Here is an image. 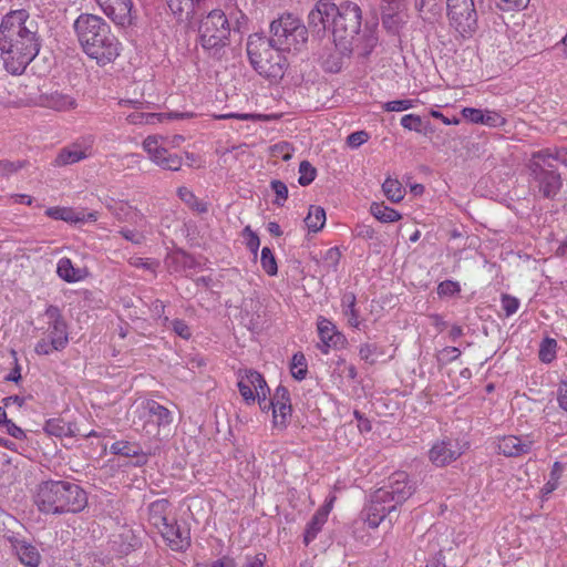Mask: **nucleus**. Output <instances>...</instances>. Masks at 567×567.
<instances>
[{"mask_svg": "<svg viewBox=\"0 0 567 567\" xmlns=\"http://www.w3.org/2000/svg\"><path fill=\"white\" fill-rule=\"evenodd\" d=\"M290 372L291 375L298 381H301L306 378L308 368L306 357L302 352H297L292 355L290 362Z\"/></svg>", "mask_w": 567, "mask_h": 567, "instance_id": "41", "label": "nucleus"}, {"mask_svg": "<svg viewBox=\"0 0 567 567\" xmlns=\"http://www.w3.org/2000/svg\"><path fill=\"white\" fill-rule=\"evenodd\" d=\"M258 42L254 50L250 49V65L259 75L269 81H277L285 74L287 59L270 39L264 37V32L250 34V47Z\"/></svg>", "mask_w": 567, "mask_h": 567, "instance_id": "6", "label": "nucleus"}, {"mask_svg": "<svg viewBox=\"0 0 567 567\" xmlns=\"http://www.w3.org/2000/svg\"><path fill=\"white\" fill-rule=\"evenodd\" d=\"M198 31L203 48L210 50L227 43L230 29L225 13L213 10L202 19Z\"/></svg>", "mask_w": 567, "mask_h": 567, "instance_id": "10", "label": "nucleus"}, {"mask_svg": "<svg viewBox=\"0 0 567 567\" xmlns=\"http://www.w3.org/2000/svg\"><path fill=\"white\" fill-rule=\"evenodd\" d=\"M270 40L281 50L300 51L308 41V29L292 13H284L269 24Z\"/></svg>", "mask_w": 567, "mask_h": 567, "instance_id": "7", "label": "nucleus"}, {"mask_svg": "<svg viewBox=\"0 0 567 567\" xmlns=\"http://www.w3.org/2000/svg\"><path fill=\"white\" fill-rule=\"evenodd\" d=\"M43 431L50 436L69 437L75 434V424L61 417H54L45 422Z\"/></svg>", "mask_w": 567, "mask_h": 567, "instance_id": "30", "label": "nucleus"}, {"mask_svg": "<svg viewBox=\"0 0 567 567\" xmlns=\"http://www.w3.org/2000/svg\"><path fill=\"white\" fill-rule=\"evenodd\" d=\"M73 27L83 51L99 64L111 63L120 55L121 42L103 18L82 13Z\"/></svg>", "mask_w": 567, "mask_h": 567, "instance_id": "2", "label": "nucleus"}, {"mask_svg": "<svg viewBox=\"0 0 567 567\" xmlns=\"http://www.w3.org/2000/svg\"><path fill=\"white\" fill-rule=\"evenodd\" d=\"M529 0H499L497 7L503 11L520 10L528 4Z\"/></svg>", "mask_w": 567, "mask_h": 567, "instance_id": "60", "label": "nucleus"}, {"mask_svg": "<svg viewBox=\"0 0 567 567\" xmlns=\"http://www.w3.org/2000/svg\"><path fill=\"white\" fill-rule=\"evenodd\" d=\"M557 341L553 338L546 337L538 351L539 360L544 363H550L556 358Z\"/></svg>", "mask_w": 567, "mask_h": 567, "instance_id": "43", "label": "nucleus"}, {"mask_svg": "<svg viewBox=\"0 0 567 567\" xmlns=\"http://www.w3.org/2000/svg\"><path fill=\"white\" fill-rule=\"evenodd\" d=\"M45 215L55 220H63L71 224H83L86 221H95L97 219V213L91 212L85 214L84 212H78L70 207H50L45 210Z\"/></svg>", "mask_w": 567, "mask_h": 567, "instance_id": "22", "label": "nucleus"}, {"mask_svg": "<svg viewBox=\"0 0 567 567\" xmlns=\"http://www.w3.org/2000/svg\"><path fill=\"white\" fill-rule=\"evenodd\" d=\"M332 6L330 0H319L315 8L308 14V27L310 31L318 38H322L326 34V27L322 24V17L332 14Z\"/></svg>", "mask_w": 567, "mask_h": 567, "instance_id": "25", "label": "nucleus"}, {"mask_svg": "<svg viewBox=\"0 0 567 567\" xmlns=\"http://www.w3.org/2000/svg\"><path fill=\"white\" fill-rule=\"evenodd\" d=\"M35 103L41 107L54 111H68L75 106L74 97L58 90L41 93Z\"/></svg>", "mask_w": 567, "mask_h": 567, "instance_id": "24", "label": "nucleus"}, {"mask_svg": "<svg viewBox=\"0 0 567 567\" xmlns=\"http://www.w3.org/2000/svg\"><path fill=\"white\" fill-rule=\"evenodd\" d=\"M169 505L165 498L156 499L148 505V520L158 532L168 524Z\"/></svg>", "mask_w": 567, "mask_h": 567, "instance_id": "27", "label": "nucleus"}, {"mask_svg": "<svg viewBox=\"0 0 567 567\" xmlns=\"http://www.w3.org/2000/svg\"><path fill=\"white\" fill-rule=\"evenodd\" d=\"M323 68L330 73H338L342 68V61L339 56L330 55L323 61Z\"/></svg>", "mask_w": 567, "mask_h": 567, "instance_id": "63", "label": "nucleus"}, {"mask_svg": "<svg viewBox=\"0 0 567 567\" xmlns=\"http://www.w3.org/2000/svg\"><path fill=\"white\" fill-rule=\"evenodd\" d=\"M362 11L361 8L352 1H342L339 4V14L332 29L333 42L340 54L349 56L354 49H359L364 41V54L377 44L378 39L370 33L360 35Z\"/></svg>", "mask_w": 567, "mask_h": 567, "instance_id": "5", "label": "nucleus"}, {"mask_svg": "<svg viewBox=\"0 0 567 567\" xmlns=\"http://www.w3.org/2000/svg\"><path fill=\"white\" fill-rule=\"evenodd\" d=\"M270 187L274 190V193L276 194V198L272 200V204L278 207L284 206L285 202L288 198L287 185L279 179H274L270 182Z\"/></svg>", "mask_w": 567, "mask_h": 567, "instance_id": "48", "label": "nucleus"}, {"mask_svg": "<svg viewBox=\"0 0 567 567\" xmlns=\"http://www.w3.org/2000/svg\"><path fill=\"white\" fill-rule=\"evenodd\" d=\"M102 11L117 25L127 27L133 21L132 0H102L99 3Z\"/></svg>", "mask_w": 567, "mask_h": 567, "instance_id": "13", "label": "nucleus"}, {"mask_svg": "<svg viewBox=\"0 0 567 567\" xmlns=\"http://www.w3.org/2000/svg\"><path fill=\"white\" fill-rule=\"evenodd\" d=\"M457 444L451 440H442L435 443L429 452V457L436 466H445L461 456Z\"/></svg>", "mask_w": 567, "mask_h": 567, "instance_id": "19", "label": "nucleus"}, {"mask_svg": "<svg viewBox=\"0 0 567 567\" xmlns=\"http://www.w3.org/2000/svg\"><path fill=\"white\" fill-rule=\"evenodd\" d=\"M461 291L460 284L453 280H444L437 286L440 297H452Z\"/></svg>", "mask_w": 567, "mask_h": 567, "instance_id": "52", "label": "nucleus"}, {"mask_svg": "<svg viewBox=\"0 0 567 567\" xmlns=\"http://www.w3.org/2000/svg\"><path fill=\"white\" fill-rule=\"evenodd\" d=\"M172 550L184 551L190 546L189 530L178 524H167L159 530Z\"/></svg>", "mask_w": 567, "mask_h": 567, "instance_id": "20", "label": "nucleus"}, {"mask_svg": "<svg viewBox=\"0 0 567 567\" xmlns=\"http://www.w3.org/2000/svg\"><path fill=\"white\" fill-rule=\"evenodd\" d=\"M179 198L187 204L190 208L198 213H206L208 210L207 204L203 200H199L194 193L187 187H179L177 190Z\"/></svg>", "mask_w": 567, "mask_h": 567, "instance_id": "38", "label": "nucleus"}, {"mask_svg": "<svg viewBox=\"0 0 567 567\" xmlns=\"http://www.w3.org/2000/svg\"><path fill=\"white\" fill-rule=\"evenodd\" d=\"M416 7L420 11L436 13L442 9V0H419Z\"/></svg>", "mask_w": 567, "mask_h": 567, "instance_id": "59", "label": "nucleus"}, {"mask_svg": "<svg viewBox=\"0 0 567 567\" xmlns=\"http://www.w3.org/2000/svg\"><path fill=\"white\" fill-rule=\"evenodd\" d=\"M28 165L27 161H16L11 162L8 159L0 161V177H9L10 175L17 173L19 169L25 167Z\"/></svg>", "mask_w": 567, "mask_h": 567, "instance_id": "49", "label": "nucleus"}, {"mask_svg": "<svg viewBox=\"0 0 567 567\" xmlns=\"http://www.w3.org/2000/svg\"><path fill=\"white\" fill-rule=\"evenodd\" d=\"M505 118L495 111H484L483 124L491 127H498L505 124Z\"/></svg>", "mask_w": 567, "mask_h": 567, "instance_id": "56", "label": "nucleus"}, {"mask_svg": "<svg viewBox=\"0 0 567 567\" xmlns=\"http://www.w3.org/2000/svg\"><path fill=\"white\" fill-rule=\"evenodd\" d=\"M305 223L310 231H319L324 226L326 223L324 209L320 206L311 205L309 207L308 215L305 218Z\"/></svg>", "mask_w": 567, "mask_h": 567, "instance_id": "35", "label": "nucleus"}, {"mask_svg": "<svg viewBox=\"0 0 567 567\" xmlns=\"http://www.w3.org/2000/svg\"><path fill=\"white\" fill-rule=\"evenodd\" d=\"M34 503L43 514L79 513L87 505L86 493L75 483L45 481L38 485Z\"/></svg>", "mask_w": 567, "mask_h": 567, "instance_id": "4", "label": "nucleus"}, {"mask_svg": "<svg viewBox=\"0 0 567 567\" xmlns=\"http://www.w3.org/2000/svg\"><path fill=\"white\" fill-rule=\"evenodd\" d=\"M393 511H395V505H391L386 501L377 499L374 492L370 504L364 509V520L369 527L377 528L381 522Z\"/></svg>", "mask_w": 567, "mask_h": 567, "instance_id": "23", "label": "nucleus"}, {"mask_svg": "<svg viewBox=\"0 0 567 567\" xmlns=\"http://www.w3.org/2000/svg\"><path fill=\"white\" fill-rule=\"evenodd\" d=\"M166 138L161 135H150L143 142V148L150 159L162 169L178 171L183 161L177 154L171 153L165 146Z\"/></svg>", "mask_w": 567, "mask_h": 567, "instance_id": "12", "label": "nucleus"}, {"mask_svg": "<svg viewBox=\"0 0 567 567\" xmlns=\"http://www.w3.org/2000/svg\"><path fill=\"white\" fill-rule=\"evenodd\" d=\"M107 209L111 214L120 221H128L132 220V217H138L141 220L143 219L142 214L138 212H134L132 206H130L125 202H116L111 199L110 203L106 204Z\"/></svg>", "mask_w": 567, "mask_h": 567, "instance_id": "31", "label": "nucleus"}, {"mask_svg": "<svg viewBox=\"0 0 567 567\" xmlns=\"http://www.w3.org/2000/svg\"><path fill=\"white\" fill-rule=\"evenodd\" d=\"M559 164L567 167V148H545L533 153L527 165L530 188L544 198L554 199L563 186Z\"/></svg>", "mask_w": 567, "mask_h": 567, "instance_id": "3", "label": "nucleus"}, {"mask_svg": "<svg viewBox=\"0 0 567 567\" xmlns=\"http://www.w3.org/2000/svg\"><path fill=\"white\" fill-rule=\"evenodd\" d=\"M85 153L81 150L63 148L54 159L56 166H64L76 163L85 157Z\"/></svg>", "mask_w": 567, "mask_h": 567, "instance_id": "42", "label": "nucleus"}, {"mask_svg": "<svg viewBox=\"0 0 567 567\" xmlns=\"http://www.w3.org/2000/svg\"><path fill=\"white\" fill-rule=\"evenodd\" d=\"M128 262L132 267L143 268L152 274H156V270L159 267V261L151 258L132 257Z\"/></svg>", "mask_w": 567, "mask_h": 567, "instance_id": "50", "label": "nucleus"}, {"mask_svg": "<svg viewBox=\"0 0 567 567\" xmlns=\"http://www.w3.org/2000/svg\"><path fill=\"white\" fill-rule=\"evenodd\" d=\"M557 401L559 406L567 412V381H563L557 390Z\"/></svg>", "mask_w": 567, "mask_h": 567, "instance_id": "64", "label": "nucleus"}, {"mask_svg": "<svg viewBox=\"0 0 567 567\" xmlns=\"http://www.w3.org/2000/svg\"><path fill=\"white\" fill-rule=\"evenodd\" d=\"M450 24L464 39L471 38L477 30V11L474 0H446Z\"/></svg>", "mask_w": 567, "mask_h": 567, "instance_id": "9", "label": "nucleus"}, {"mask_svg": "<svg viewBox=\"0 0 567 567\" xmlns=\"http://www.w3.org/2000/svg\"><path fill=\"white\" fill-rule=\"evenodd\" d=\"M382 189L386 198L393 203H399L404 198L405 189L402 184L395 179L388 177L382 184Z\"/></svg>", "mask_w": 567, "mask_h": 567, "instance_id": "37", "label": "nucleus"}, {"mask_svg": "<svg viewBox=\"0 0 567 567\" xmlns=\"http://www.w3.org/2000/svg\"><path fill=\"white\" fill-rule=\"evenodd\" d=\"M12 547L20 560L27 567H38L41 560V555L37 547L24 539H16Z\"/></svg>", "mask_w": 567, "mask_h": 567, "instance_id": "26", "label": "nucleus"}, {"mask_svg": "<svg viewBox=\"0 0 567 567\" xmlns=\"http://www.w3.org/2000/svg\"><path fill=\"white\" fill-rule=\"evenodd\" d=\"M144 409L150 421L156 423L157 426L169 425L173 421L172 412L154 400L147 401Z\"/></svg>", "mask_w": 567, "mask_h": 567, "instance_id": "29", "label": "nucleus"}, {"mask_svg": "<svg viewBox=\"0 0 567 567\" xmlns=\"http://www.w3.org/2000/svg\"><path fill=\"white\" fill-rule=\"evenodd\" d=\"M340 258H341V252H340L339 248L332 247L326 251L323 260H324V264L327 265V267H329L330 269L336 271L338 268Z\"/></svg>", "mask_w": 567, "mask_h": 567, "instance_id": "55", "label": "nucleus"}, {"mask_svg": "<svg viewBox=\"0 0 567 567\" xmlns=\"http://www.w3.org/2000/svg\"><path fill=\"white\" fill-rule=\"evenodd\" d=\"M462 115L465 120L474 124H483L484 111L474 107H464Z\"/></svg>", "mask_w": 567, "mask_h": 567, "instance_id": "57", "label": "nucleus"}, {"mask_svg": "<svg viewBox=\"0 0 567 567\" xmlns=\"http://www.w3.org/2000/svg\"><path fill=\"white\" fill-rule=\"evenodd\" d=\"M370 212L381 223H393L402 218L398 210L384 205V203H372Z\"/></svg>", "mask_w": 567, "mask_h": 567, "instance_id": "33", "label": "nucleus"}, {"mask_svg": "<svg viewBox=\"0 0 567 567\" xmlns=\"http://www.w3.org/2000/svg\"><path fill=\"white\" fill-rule=\"evenodd\" d=\"M41 49L39 25L24 9L8 12L0 23V51L6 70L22 74Z\"/></svg>", "mask_w": 567, "mask_h": 567, "instance_id": "1", "label": "nucleus"}, {"mask_svg": "<svg viewBox=\"0 0 567 567\" xmlns=\"http://www.w3.org/2000/svg\"><path fill=\"white\" fill-rule=\"evenodd\" d=\"M121 236L126 239L127 241L134 244V245H142L145 241V236L142 231H138L136 229H130V228H122L120 231Z\"/></svg>", "mask_w": 567, "mask_h": 567, "instance_id": "54", "label": "nucleus"}, {"mask_svg": "<svg viewBox=\"0 0 567 567\" xmlns=\"http://www.w3.org/2000/svg\"><path fill=\"white\" fill-rule=\"evenodd\" d=\"M250 385L254 386V391L250 389V401L257 400L261 411L272 410L275 396L268 398L270 389L259 372L250 370Z\"/></svg>", "mask_w": 567, "mask_h": 567, "instance_id": "18", "label": "nucleus"}, {"mask_svg": "<svg viewBox=\"0 0 567 567\" xmlns=\"http://www.w3.org/2000/svg\"><path fill=\"white\" fill-rule=\"evenodd\" d=\"M111 547L120 555H127L141 547V537L134 529L127 526L121 527L118 533L111 538Z\"/></svg>", "mask_w": 567, "mask_h": 567, "instance_id": "17", "label": "nucleus"}, {"mask_svg": "<svg viewBox=\"0 0 567 567\" xmlns=\"http://www.w3.org/2000/svg\"><path fill=\"white\" fill-rule=\"evenodd\" d=\"M333 501L334 497H331L323 505H321L308 522L303 533V543L306 546L316 539L317 535L321 532L332 509Z\"/></svg>", "mask_w": 567, "mask_h": 567, "instance_id": "21", "label": "nucleus"}, {"mask_svg": "<svg viewBox=\"0 0 567 567\" xmlns=\"http://www.w3.org/2000/svg\"><path fill=\"white\" fill-rule=\"evenodd\" d=\"M563 473V465L559 462H555L550 472L548 482L543 486L542 493L548 495L558 487V482Z\"/></svg>", "mask_w": 567, "mask_h": 567, "instance_id": "46", "label": "nucleus"}, {"mask_svg": "<svg viewBox=\"0 0 567 567\" xmlns=\"http://www.w3.org/2000/svg\"><path fill=\"white\" fill-rule=\"evenodd\" d=\"M317 176V169L308 162L302 161L299 164V184L301 186H308L311 184Z\"/></svg>", "mask_w": 567, "mask_h": 567, "instance_id": "47", "label": "nucleus"}, {"mask_svg": "<svg viewBox=\"0 0 567 567\" xmlns=\"http://www.w3.org/2000/svg\"><path fill=\"white\" fill-rule=\"evenodd\" d=\"M342 307H343V313L346 317H348V322L350 326L354 328H359L360 321L359 319V312L355 309V295L353 292H347L342 297Z\"/></svg>", "mask_w": 567, "mask_h": 567, "instance_id": "36", "label": "nucleus"}, {"mask_svg": "<svg viewBox=\"0 0 567 567\" xmlns=\"http://www.w3.org/2000/svg\"><path fill=\"white\" fill-rule=\"evenodd\" d=\"M44 317L48 318V337L38 341L34 351L40 355H49L62 351L69 343L68 326L59 307L50 305Z\"/></svg>", "mask_w": 567, "mask_h": 567, "instance_id": "8", "label": "nucleus"}, {"mask_svg": "<svg viewBox=\"0 0 567 567\" xmlns=\"http://www.w3.org/2000/svg\"><path fill=\"white\" fill-rule=\"evenodd\" d=\"M260 265L264 271L268 276H276L278 272V266L276 257L269 247H264L260 255Z\"/></svg>", "mask_w": 567, "mask_h": 567, "instance_id": "45", "label": "nucleus"}, {"mask_svg": "<svg viewBox=\"0 0 567 567\" xmlns=\"http://www.w3.org/2000/svg\"><path fill=\"white\" fill-rule=\"evenodd\" d=\"M413 107V101L412 100H395L386 102L383 105V110L386 112H401L406 111Z\"/></svg>", "mask_w": 567, "mask_h": 567, "instance_id": "53", "label": "nucleus"}, {"mask_svg": "<svg viewBox=\"0 0 567 567\" xmlns=\"http://www.w3.org/2000/svg\"><path fill=\"white\" fill-rule=\"evenodd\" d=\"M501 303L506 317H511L519 308V300L508 293H503L501 296Z\"/></svg>", "mask_w": 567, "mask_h": 567, "instance_id": "51", "label": "nucleus"}, {"mask_svg": "<svg viewBox=\"0 0 567 567\" xmlns=\"http://www.w3.org/2000/svg\"><path fill=\"white\" fill-rule=\"evenodd\" d=\"M184 113H153L146 112V121L147 124H154L156 122H162L164 118H182L184 117Z\"/></svg>", "mask_w": 567, "mask_h": 567, "instance_id": "61", "label": "nucleus"}, {"mask_svg": "<svg viewBox=\"0 0 567 567\" xmlns=\"http://www.w3.org/2000/svg\"><path fill=\"white\" fill-rule=\"evenodd\" d=\"M383 354V348L378 343H363L359 348V357L369 364H374L377 362V358Z\"/></svg>", "mask_w": 567, "mask_h": 567, "instance_id": "40", "label": "nucleus"}, {"mask_svg": "<svg viewBox=\"0 0 567 567\" xmlns=\"http://www.w3.org/2000/svg\"><path fill=\"white\" fill-rule=\"evenodd\" d=\"M225 164H233L235 162L244 163L247 157L246 144L234 145L221 153Z\"/></svg>", "mask_w": 567, "mask_h": 567, "instance_id": "44", "label": "nucleus"}, {"mask_svg": "<svg viewBox=\"0 0 567 567\" xmlns=\"http://www.w3.org/2000/svg\"><path fill=\"white\" fill-rule=\"evenodd\" d=\"M369 138V134L365 131H358L351 133L347 137V143L350 147L357 148L361 146L363 143H365Z\"/></svg>", "mask_w": 567, "mask_h": 567, "instance_id": "62", "label": "nucleus"}, {"mask_svg": "<svg viewBox=\"0 0 567 567\" xmlns=\"http://www.w3.org/2000/svg\"><path fill=\"white\" fill-rule=\"evenodd\" d=\"M401 125L409 131L423 133L424 135L433 133L430 122L424 123L422 117L416 114H406L402 116Z\"/></svg>", "mask_w": 567, "mask_h": 567, "instance_id": "34", "label": "nucleus"}, {"mask_svg": "<svg viewBox=\"0 0 567 567\" xmlns=\"http://www.w3.org/2000/svg\"><path fill=\"white\" fill-rule=\"evenodd\" d=\"M416 491L414 482L410 481L405 472L399 471L389 477L386 485L375 491L377 499L386 501L391 505H402Z\"/></svg>", "mask_w": 567, "mask_h": 567, "instance_id": "11", "label": "nucleus"}, {"mask_svg": "<svg viewBox=\"0 0 567 567\" xmlns=\"http://www.w3.org/2000/svg\"><path fill=\"white\" fill-rule=\"evenodd\" d=\"M6 433L16 440L24 441L28 439L27 433L18 426L12 420L3 425Z\"/></svg>", "mask_w": 567, "mask_h": 567, "instance_id": "58", "label": "nucleus"}, {"mask_svg": "<svg viewBox=\"0 0 567 567\" xmlns=\"http://www.w3.org/2000/svg\"><path fill=\"white\" fill-rule=\"evenodd\" d=\"M56 272L61 279L66 282H76L83 278L80 268H75L71 259L63 257L59 260Z\"/></svg>", "mask_w": 567, "mask_h": 567, "instance_id": "32", "label": "nucleus"}, {"mask_svg": "<svg viewBox=\"0 0 567 567\" xmlns=\"http://www.w3.org/2000/svg\"><path fill=\"white\" fill-rule=\"evenodd\" d=\"M534 440L530 435H506L498 439L497 450L506 457H518L532 451Z\"/></svg>", "mask_w": 567, "mask_h": 567, "instance_id": "15", "label": "nucleus"}, {"mask_svg": "<svg viewBox=\"0 0 567 567\" xmlns=\"http://www.w3.org/2000/svg\"><path fill=\"white\" fill-rule=\"evenodd\" d=\"M318 333L321 341L318 348L324 354L329 352L330 348H340L347 342L346 337L326 318H320L318 321Z\"/></svg>", "mask_w": 567, "mask_h": 567, "instance_id": "16", "label": "nucleus"}, {"mask_svg": "<svg viewBox=\"0 0 567 567\" xmlns=\"http://www.w3.org/2000/svg\"><path fill=\"white\" fill-rule=\"evenodd\" d=\"M172 13L178 20H188L193 18L195 9L200 6L204 0H165Z\"/></svg>", "mask_w": 567, "mask_h": 567, "instance_id": "28", "label": "nucleus"}, {"mask_svg": "<svg viewBox=\"0 0 567 567\" xmlns=\"http://www.w3.org/2000/svg\"><path fill=\"white\" fill-rule=\"evenodd\" d=\"M275 404L272 408V424L279 430H284L290 422L291 403L290 394L287 388L279 385L275 392Z\"/></svg>", "mask_w": 567, "mask_h": 567, "instance_id": "14", "label": "nucleus"}, {"mask_svg": "<svg viewBox=\"0 0 567 567\" xmlns=\"http://www.w3.org/2000/svg\"><path fill=\"white\" fill-rule=\"evenodd\" d=\"M141 449L142 447L137 443H132L128 441H116L111 445L110 451L115 455L133 457L140 454Z\"/></svg>", "mask_w": 567, "mask_h": 567, "instance_id": "39", "label": "nucleus"}]
</instances>
